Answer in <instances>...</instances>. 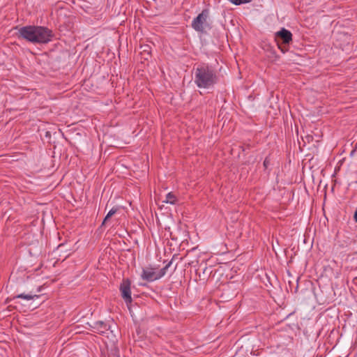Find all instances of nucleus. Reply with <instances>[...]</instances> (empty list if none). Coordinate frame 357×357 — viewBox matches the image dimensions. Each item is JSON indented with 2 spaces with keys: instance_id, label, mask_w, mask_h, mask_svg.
<instances>
[{
  "instance_id": "obj_2",
  "label": "nucleus",
  "mask_w": 357,
  "mask_h": 357,
  "mask_svg": "<svg viewBox=\"0 0 357 357\" xmlns=\"http://www.w3.org/2000/svg\"><path fill=\"white\" fill-rule=\"evenodd\" d=\"M218 81L215 70L208 64L199 65L195 70L194 82L198 88L210 89Z\"/></svg>"
},
{
  "instance_id": "obj_3",
  "label": "nucleus",
  "mask_w": 357,
  "mask_h": 357,
  "mask_svg": "<svg viewBox=\"0 0 357 357\" xmlns=\"http://www.w3.org/2000/svg\"><path fill=\"white\" fill-rule=\"evenodd\" d=\"M171 264L172 261H169L160 270L151 266L144 268L141 273V278L147 282H153L159 280L166 274Z\"/></svg>"
},
{
  "instance_id": "obj_1",
  "label": "nucleus",
  "mask_w": 357,
  "mask_h": 357,
  "mask_svg": "<svg viewBox=\"0 0 357 357\" xmlns=\"http://www.w3.org/2000/svg\"><path fill=\"white\" fill-rule=\"evenodd\" d=\"M19 36L32 43H47L53 36L52 31L40 26H25L18 31Z\"/></svg>"
},
{
  "instance_id": "obj_9",
  "label": "nucleus",
  "mask_w": 357,
  "mask_h": 357,
  "mask_svg": "<svg viewBox=\"0 0 357 357\" xmlns=\"http://www.w3.org/2000/svg\"><path fill=\"white\" fill-rule=\"evenodd\" d=\"M118 211V208L116 207H114L112 208L107 214V215L105 216V218H104L103 220V222L102 223V225H104L105 224H107L109 221V219L113 215H114Z\"/></svg>"
},
{
  "instance_id": "obj_8",
  "label": "nucleus",
  "mask_w": 357,
  "mask_h": 357,
  "mask_svg": "<svg viewBox=\"0 0 357 357\" xmlns=\"http://www.w3.org/2000/svg\"><path fill=\"white\" fill-rule=\"evenodd\" d=\"M176 197L174 194L172 192H169L166 195V199L164 201V202L170 204H174L176 202Z\"/></svg>"
},
{
  "instance_id": "obj_5",
  "label": "nucleus",
  "mask_w": 357,
  "mask_h": 357,
  "mask_svg": "<svg viewBox=\"0 0 357 357\" xmlns=\"http://www.w3.org/2000/svg\"><path fill=\"white\" fill-rule=\"evenodd\" d=\"M275 40L277 41L278 48L280 49L283 53H284L287 50L281 46L280 41L281 40L284 45L289 44V43L292 40V33L290 31L284 28H282L279 31L275 33Z\"/></svg>"
},
{
  "instance_id": "obj_4",
  "label": "nucleus",
  "mask_w": 357,
  "mask_h": 357,
  "mask_svg": "<svg viewBox=\"0 0 357 357\" xmlns=\"http://www.w3.org/2000/svg\"><path fill=\"white\" fill-rule=\"evenodd\" d=\"M209 12L204 9L195 17L192 22V27L197 31L203 33L204 27L206 25V20L208 17Z\"/></svg>"
},
{
  "instance_id": "obj_11",
  "label": "nucleus",
  "mask_w": 357,
  "mask_h": 357,
  "mask_svg": "<svg viewBox=\"0 0 357 357\" xmlns=\"http://www.w3.org/2000/svg\"><path fill=\"white\" fill-rule=\"evenodd\" d=\"M252 0H229L230 2L235 5H241L243 3H250Z\"/></svg>"
},
{
  "instance_id": "obj_6",
  "label": "nucleus",
  "mask_w": 357,
  "mask_h": 357,
  "mask_svg": "<svg viewBox=\"0 0 357 357\" xmlns=\"http://www.w3.org/2000/svg\"><path fill=\"white\" fill-rule=\"evenodd\" d=\"M120 291L123 298L126 303H131L130 282L128 280H124L120 286Z\"/></svg>"
},
{
  "instance_id": "obj_14",
  "label": "nucleus",
  "mask_w": 357,
  "mask_h": 357,
  "mask_svg": "<svg viewBox=\"0 0 357 357\" xmlns=\"http://www.w3.org/2000/svg\"><path fill=\"white\" fill-rule=\"evenodd\" d=\"M269 48H270V50H271V53L273 54V56H275V51L272 50L271 47H269Z\"/></svg>"
},
{
  "instance_id": "obj_10",
  "label": "nucleus",
  "mask_w": 357,
  "mask_h": 357,
  "mask_svg": "<svg viewBox=\"0 0 357 357\" xmlns=\"http://www.w3.org/2000/svg\"><path fill=\"white\" fill-rule=\"evenodd\" d=\"M16 297L19 298H23V299H25L27 301H30V300L33 299L34 297L38 298V296L32 295V294H20L17 295Z\"/></svg>"
},
{
  "instance_id": "obj_13",
  "label": "nucleus",
  "mask_w": 357,
  "mask_h": 357,
  "mask_svg": "<svg viewBox=\"0 0 357 357\" xmlns=\"http://www.w3.org/2000/svg\"><path fill=\"white\" fill-rule=\"evenodd\" d=\"M354 220L356 221V222H357V208H356V211L354 213Z\"/></svg>"
},
{
  "instance_id": "obj_12",
  "label": "nucleus",
  "mask_w": 357,
  "mask_h": 357,
  "mask_svg": "<svg viewBox=\"0 0 357 357\" xmlns=\"http://www.w3.org/2000/svg\"><path fill=\"white\" fill-rule=\"evenodd\" d=\"M270 165V161L269 160L266 158L264 161V167H265V169H266L268 165Z\"/></svg>"
},
{
  "instance_id": "obj_7",
  "label": "nucleus",
  "mask_w": 357,
  "mask_h": 357,
  "mask_svg": "<svg viewBox=\"0 0 357 357\" xmlns=\"http://www.w3.org/2000/svg\"><path fill=\"white\" fill-rule=\"evenodd\" d=\"M92 328L95 330V331L99 333H105L109 329L107 324L102 321L93 323Z\"/></svg>"
}]
</instances>
